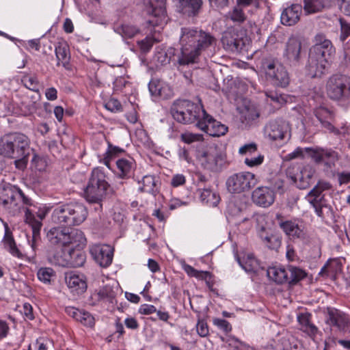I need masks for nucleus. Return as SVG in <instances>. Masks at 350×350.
<instances>
[{"label": "nucleus", "mask_w": 350, "mask_h": 350, "mask_svg": "<svg viewBox=\"0 0 350 350\" xmlns=\"http://www.w3.org/2000/svg\"><path fill=\"white\" fill-rule=\"evenodd\" d=\"M217 40L210 33L197 28L181 29L180 43L181 55L178 62L180 65H188L196 62L202 51L216 44Z\"/></svg>", "instance_id": "nucleus-1"}, {"label": "nucleus", "mask_w": 350, "mask_h": 350, "mask_svg": "<svg viewBox=\"0 0 350 350\" xmlns=\"http://www.w3.org/2000/svg\"><path fill=\"white\" fill-rule=\"evenodd\" d=\"M30 150L29 139L22 133H9L0 139V155L14 159L19 170L26 167Z\"/></svg>", "instance_id": "nucleus-2"}, {"label": "nucleus", "mask_w": 350, "mask_h": 350, "mask_svg": "<svg viewBox=\"0 0 350 350\" xmlns=\"http://www.w3.org/2000/svg\"><path fill=\"white\" fill-rule=\"evenodd\" d=\"M332 188V185L329 181L320 179L306 196V200L314 208L317 216L325 222L333 218V209L327 204L323 192Z\"/></svg>", "instance_id": "nucleus-3"}, {"label": "nucleus", "mask_w": 350, "mask_h": 350, "mask_svg": "<svg viewBox=\"0 0 350 350\" xmlns=\"http://www.w3.org/2000/svg\"><path fill=\"white\" fill-rule=\"evenodd\" d=\"M326 46L314 45L309 52L306 68L312 77L321 76L335 54L332 44L326 42Z\"/></svg>", "instance_id": "nucleus-4"}, {"label": "nucleus", "mask_w": 350, "mask_h": 350, "mask_svg": "<svg viewBox=\"0 0 350 350\" xmlns=\"http://www.w3.org/2000/svg\"><path fill=\"white\" fill-rule=\"evenodd\" d=\"M173 118L179 123H198L205 115L202 105L194 103L189 100H176L170 107Z\"/></svg>", "instance_id": "nucleus-5"}, {"label": "nucleus", "mask_w": 350, "mask_h": 350, "mask_svg": "<svg viewBox=\"0 0 350 350\" xmlns=\"http://www.w3.org/2000/svg\"><path fill=\"white\" fill-rule=\"evenodd\" d=\"M46 237L49 243L54 245L68 246L85 245L86 239L82 231L63 227H53L47 232Z\"/></svg>", "instance_id": "nucleus-6"}, {"label": "nucleus", "mask_w": 350, "mask_h": 350, "mask_svg": "<svg viewBox=\"0 0 350 350\" xmlns=\"http://www.w3.org/2000/svg\"><path fill=\"white\" fill-rule=\"evenodd\" d=\"M105 174L98 168L92 170L88 184L85 189V198L90 203H100L105 197L109 185Z\"/></svg>", "instance_id": "nucleus-7"}, {"label": "nucleus", "mask_w": 350, "mask_h": 350, "mask_svg": "<svg viewBox=\"0 0 350 350\" xmlns=\"http://www.w3.org/2000/svg\"><path fill=\"white\" fill-rule=\"evenodd\" d=\"M327 96L333 100L346 101L350 98V77L345 75H333L326 84Z\"/></svg>", "instance_id": "nucleus-8"}, {"label": "nucleus", "mask_w": 350, "mask_h": 350, "mask_svg": "<svg viewBox=\"0 0 350 350\" xmlns=\"http://www.w3.org/2000/svg\"><path fill=\"white\" fill-rule=\"evenodd\" d=\"M266 77L278 87L285 88L289 83V76L286 68L278 62L266 61L262 64Z\"/></svg>", "instance_id": "nucleus-9"}, {"label": "nucleus", "mask_w": 350, "mask_h": 350, "mask_svg": "<svg viewBox=\"0 0 350 350\" xmlns=\"http://www.w3.org/2000/svg\"><path fill=\"white\" fill-rule=\"evenodd\" d=\"M221 41L226 51L240 52L248 42V38L245 31L231 27L223 33Z\"/></svg>", "instance_id": "nucleus-10"}, {"label": "nucleus", "mask_w": 350, "mask_h": 350, "mask_svg": "<svg viewBox=\"0 0 350 350\" xmlns=\"http://www.w3.org/2000/svg\"><path fill=\"white\" fill-rule=\"evenodd\" d=\"M256 184L254 174L250 172H241L230 176L226 181L229 192L239 193L247 191Z\"/></svg>", "instance_id": "nucleus-11"}, {"label": "nucleus", "mask_w": 350, "mask_h": 350, "mask_svg": "<svg viewBox=\"0 0 350 350\" xmlns=\"http://www.w3.org/2000/svg\"><path fill=\"white\" fill-rule=\"evenodd\" d=\"M201 165L206 169L216 171L224 163V157L217 146L208 147L198 157Z\"/></svg>", "instance_id": "nucleus-12"}, {"label": "nucleus", "mask_w": 350, "mask_h": 350, "mask_svg": "<svg viewBox=\"0 0 350 350\" xmlns=\"http://www.w3.org/2000/svg\"><path fill=\"white\" fill-rule=\"evenodd\" d=\"M325 313L327 324L335 326L343 332H350V319L343 312L335 308L327 307Z\"/></svg>", "instance_id": "nucleus-13"}, {"label": "nucleus", "mask_w": 350, "mask_h": 350, "mask_svg": "<svg viewBox=\"0 0 350 350\" xmlns=\"http://www.w3.org/2000/svg\"><path fill=\"white\" fill-rule=\"evenodd\" d=\"M196 126L213 137L224 135L228 131V127L226 125L213 119L206 111L205 115L198 122Z\"/></svg>", "instance_id": "nucleus-14"}, {"label": "nucleus", "mask_w": 350, "mask_h": 350, "mask_svg": "<svg viewBox=\"0 0 350 350\" xmlns=\"http://www.w3.org/2000/svg\"><path fill=\"white\" fill-rule=\"evenodd\" d=\"M90 252L94 260L102 267H107L112 262L113 249L109 245H93L90 247Z\"/></svg>", "instance_id": "nucleus-15"}, {"label": "nucleus", "mask_w": 350, "mask_h": 350, "mask_svg": "<svg viewBox=\"0 0 350 350\" xmlns=\"http://www.w3.org/2000/svg\"><path fill=\"white\" fill-rule=\"evenodd\" d=\"M314 114L320 122L321 126L328 132L334 133L337 136L342 134L341 131L332 124L334 119V115L332 111L325 107H320L315 109Z\"/></svg>", "instance_id": "nucleus-16"}, {"label": "nucleus", "mask_w": 350, "mask_h": 350, "mask_svg": "<svg viewBox=\"0 0 350 350\" xmlns=\"http://www.w3.org/2000/svg\"><path fill=\"white\" fill-rule=\"evenodd\" d=\"M316 169L310 165L304 166L292 179L300 189L308 188L314 182Z\"/></svg>", "instance_id": "nucleus-17"}, {"label": "nucleus", "mask_w": 350, "mask_h": 350, "mask_svg": "<svg viewBox=\"0 0 350 350\" xmlns=\"http://www.w3.org/2000/svg\"><path fill=\"white\" fill-rule=\"evenodd\" d=\"M252 198L255 204L264 207L272 204L275 200L273 190L267 187L256 188L253 191Z\"/></svg>", "instance_id": "nucleus-18"}, {"label": "nucleus", "mask_w": 350, "mask_h": 350, "mask_svg": "<svg viewBox=\"0 0 350 350\" xmlns=\"http://www.w3.org/2000/svg\"><path fill=\"white\" fill-rule=\"evenodd\" d=\"M301 42L296 37H291L286 42L285 56L292 65H297L300 59Z\"/></svg>", "instance_id": "nucleus-19"}, {"label": "nucleus", "mask_w": 350, "mask_h": 350, "mask_svg": "<svg viewBox=\"0 0 350 350\" xmlns=\"http://www.w3.org/2000/svg\"><path fill=\"white\" fill-rule=\"evenodd\" d=\"M266 129L268 136L273 141L283 139L289 132L288 124L284 121L270 122Z\"/></svg>", "instance_id": "nucleus-20"}, {"label": "nucleus", "mask_w": 350, "mask_h": 350, "mask_svg": "<svg viewBox=\"0 0 350 350\" xmlns=\"http://www.w3.org/2000/svg\"><path fill=\"white\" fill-rule=\"evenodd\" d=\"M177 2L183 14L194 17L199 14L202 8L203 0H174Z\"/></svg>", "instance_id": "nucleus-21"}, {"label": "nucleus", "mask_w": 350, "mask_h": 350, "mask_svg": "<svg viewBox=\"0 0 350 350\" xmlns=\"http://www.w3.org/2000/svg\"><path fill=\"white\" fill-rule=\"evenodd\" d=\"M302 12V6L300 4H293L284 9L281 14V22L283 25L291 26L299 21Z\"/></svg>", "instance_id": "nucleus-22"}, {"label": "nucleus", "mask_w": 350, "mask_h": 350, "mask_svg": "<svg viewBox=\"0 0 350 350\" xmlns=\"http://www.w3.org/2000/svg\"><path fill=\"white\" fill-rule=\"evenodd\" d=\"M52 220L54 223L71 226V214L70 204H62L57 206L53 212Z\"/></svg>", "instance_id": "nucleus-23"}, {"label": "nucleus", "mask_w": 350, "mask_h": 350, "mask_svg": "<svg viewBox=\"0 0 350 350\" xmlns=\"http://www.w3.org/2000/svg\"><path fill=\"white\" fill-rule=\"evenodd\" d=\"M18 189L10 185L0 188V204L6 208H12L17 206L16 196Z\"/></svg>", "instance_id": "nucleus-24"}, {"label": "nucleus", "mask_w": 350, "mask_h": 350, "mask_svg": "<svg viewBox=\"0 0 350 350\" xmlns=\"http://www.w3.org/2000/svg\"><path fill=\"white\" fill-rule=\"evenodd\" d=\"M65 282L69 288L77 293H83L87 288L85 278L83 275L68 273L65 276Z\"/></svg>", "instance_id": "nucleus-25"}, {"label": "nucleus", "mask_w": 350, "mask_h": 350, "mask_svg": "<svg viewBox=\"0 0 350 350\" xmlns=\"http://www.w3.org/2000/svg\"><path fill=\"white\" fill-rule=\"evenodd\" d=\"M118 175L121 178H128L132 176L135 168V162L132 158L119 159L116 161Z\"/></svg>", "instance_id": "nucleus-26"}, {"label": "nucleus", "mask_w": 350, "mask_h": 350, "mask_svg": "<svg viewBox=\"0 0 350 350\" xmlns=\"http://www.w3.org/2000/svg\"><path fill=\"white\" fill-rule=\"evenodd\" d=\"M258 235L262 242L270 250H278L281 246L282 238L276 234L266 232L264 227H261L258 231Z\"/></svg>", "instance_id": "nucleus-27"}, {"label": "nucleus", "mask_w": 350, "mask_h": 350, "mask_svg": "<svg viewBox=\"0 0 350 350\" xmlns=\"http://www.w3.org/2000/svg\"><path fill=\"white\" fill-rule=\"evenodd\" d=\"M70 257L69 251H65L62 247L55 251L49 252V260L50 262L59 267H69L68 260Z\"/></svg>", "instance_id": "nucleus-28"}, {"label": "nucleus", "mask_w": 350, "mask_h": 350, "mask_svg": "<svg viewBox=\"0 0 350 350\" xmlns=\"http://www.w3.org/2000/svg\"><path fill=\"white\" fill-rule=\"evenodd\" d=\"M70 210L72 226L81 224L85 220L88 216L87 208L81 204H70Z\"/></svg>", "instance_id": "nucleus-29"}, {"label": "nucleus", "mask_w": 350, "mask_h": 350, "mask_svg": "<svg viewBox=\"0 0 350 350\" xmlns=\"http://www.w3.org/2000/svg\"><path fill=\"white\" fill-rule=\"evenodd\" d=\"M69 46L65 42H58L55 46V55L57 59V66L62 64L66 69H70V55Z\"/></svg>", "instance_id": "nucleus-30"}, {"label": "nucleus", "mask_w": 350, "mask_h": 350, "mask_svg": "<svg viewBox=\"0 0 350 350\" xmlns=\"http://www.w3.org/2000/svg\"><path fill=\"white\" fill-rule=\"evenodd\" d=\"M165 3L164 0H149L147 12L158 20L165 19Z\"/></svg>", "instance_id": "nucleus-31"}, {"label": "nucleus", "mask_w": 350, "mask_h": 350, "mask_svg": "<svg viewBox=\"0 0 350 350\" xmlns=\"http://www.w3.org/2000/svg\"><path fill=\"white\" fill-rule=\"evenodd\" d=\"M25 221L31 227L32 237L33 243L32 247H34L35 243L40 239V232L42 226V221L35 217L31 213L29 209L27 208L25 211Z\"/></svg>", "instance_id": "nucleus-32"}, {"label": "nucleus", "mask_w": 350, "mask_h": 350, "mask_svg": "<svg viewBox=\"0 0 350 350\" xmlns=\"http://www.w3.org/2000/svg\"><path fill=\"white\" fill-rule=\"evenodd\" d=\"M25 221L31 227L32 237L33 243L32 247H34L35 243L40 239V232L42 226V221L35 217L31 213L29 209L27 208L25 211Z\"/></svg>", "instance_id": "nucleus-33"}, {"label": "nucleus", "mask_w": 350, "mask_h": 350, "mask_svg": "<svg viewBox=\"0 0 350 350\" xmlns=\"http://www.w3.org/2000/svg\"><path fill=\"white\" fill-rule=\"evenodd\" d=\"M279 226L282 229L285 234L292 239H298L303 237L304 233L302 230L299 227L298 224L294 221H280Z\"/></svg>", "instance_id": "nucleus-34"}, {"label": "nucleus", "mask_w": 350, "mask_h": 350, "mask_svg": "<svg viewBox=\"0 0 350 350\" xmlns=\"http://www.w3.org/2000/svg\"><path fill=\"white\" fill-rule=\"evenodd\" d=\"M311 315L308 313L301 314L298 316V321L301 326V329L312 337L316 336L318 332V328L310 320Z\"/></svg>", "instance_id": "nucleus-35"}, {"label": "nucleus", "mask_w": 350, "mask_h": 350, "mask_svg": "<svg viewBox=\"0 0 350 350\" xmlns=\"http://www.w3.org/2000/svg\"><path fill=\"white\" fill-rule=\"evenodd\" d=\"M267 275L276 283L288 282V271L282 267H270L267 269Z\"/></svg>", "instance_id": "nucleus-36"}, {"label": "nucleus", "mask_w": 350, "mask_h": 350, "mask_svg": "<svg viewBox=\"0 0 350 350\" xmlns=\"http://www.w3.org/2000/svg\"><path fill=\"white\" fill-rule=\"evenodd\" d=\"M340 156L337 152L331 148H323L322 162L327 168H332L339 160Z\"/></svg>", "instance_id": "nucleus-37"}, {"label": "nucleus", "mask_w": 350, "mask_h": 350, "mask_svg": "<svg viewBox=\"0 0 350 350\" xmlns=\"http://www.w3.org/2000/svg\"><path fill=\"white\" fill-rule=\"evenodd\" d=\"M287 271L288 283L290 284L297 283L307 275V273L304 269L294 266H288Z\"/></svg>", "instance_id": "nucleus-38"}, {"label": "nucleus", "mask_w": 350, "mask_h": 350, "mask_svg": "<svg viewBox=\"0 0 350 350\" xmlns=\"http://www.w3.org/2000/svg\"><path fill=\"white\" fill-rule=\"evenodd\" d=\"M3 244L5 247H6L13 256L17 257L21 256V252L17 248L12 232L7 226H5V235L3 237Z\"/></svg>", "instance_id": "nucleus-39"}, {"label": "nucleus", "mask_w": 350, "mask_h": 350, "mask_svg": "<svg viewBox=\"0 0 350 350\" xmlns=\"http://www.w3.org/2000/svg\"><path fill=\"white\" fill-rule=\"evenodd\" d=\"M325 8L322 0H304V10L306 14L321 12Z\"/></svg>", "instance_id": "nucleus-40"}, {"label": "nucleus", "mask_w": 350, "mask_h": 350, "mask_svg": "<svg viewBox=\"0 0 350 350\" xmlns=\"http://www.w3.org/2000/svg\"><path fill=\"white\" fill-rule=\"evenodd\" d=\"M69 254H70L68 260L69 267H79L83 265L86 259L83 252L70 250Z\"/></svg>", "instance_id": "nucleus-41"}, {"label": "nucleus", "mask_w": 350, "mask_h": 350, "mask_svg": "<svg viewBox=\"0 0 350 350\" xmlns=\"http://www.w3.org/2000/svg\"><path fill=\"white\" fill-rule=\"evenodd\" d=\"M237 259L240 266L247 272L255 271L258 268V262L252 255H247L246 258L243 257V259L237 256Z\"/></svg>", "instance_id": "nucleus-42"}, {"label": "nucleus", "mask_w": 350, "mask_h": 350, "mask_svg": "<svg viewBox=\"0 0 350 350\" xmlns=\"http://www.w3.org/2000/svg\"><path fill=\"white\" fill-rule=\"evenodd\" d=\"M141 190L144 192L150 193L155 196L158 191L156 187L154 177L152 176H145L142 179Z\"/></svg>", "instance_id": "nucleus-43"}, {"label": "nucleus", "mask_w": 350, "mask_h": 350, "mask_svg": "<svg viewBox=\"0 0 350 350\" xmlns=\"http://www.w3.org/2000/svg\"><path fill=\"white\" fill-rule=\"evenodd\" d=\"M174 52V49L172 48L169 49L167 51L163 50L158 51L154 55V61L161 66L166 65L170 62Z\"/></svg>", "instance_id": "nucleus-44"}, {"label": "nucleus", "mask_w": 350, "mask_h": 350, "mask_svg": "<svg viewBox=\"0 0 350 350\" xmlns=\"http://www.w3.org/2000/svg\"><path fill=\"white\" fill-rule=\"evenodd\" d=\"M202 202L216 206L219 202V197L209 189H203L200 191Z\"/></svg>", "instance_id": "nucleus-45"}, {"label": "nucleus", "mask_w": 350, "mask_h": 350, "mask_svg": "<svg viewBox=\"0 0 350 350\" xmlns=\"http://www.w3.org/2000/svg\"><path fill=\"white\" fill-rule=\"evenodd\" d=\"M117 32L124 38H131L139 33V29L131 25H122L117 28Z\"/></svg>", "instance_id": "nucleus-46"}, {"label": "nucleus", "mask_w": 350, "mask_h": 350, "mask_svg": "<svg viewBox=\"0 0 350 350\" xmlns=\"http://www.w3.org/2000/svg\"><path fill=\"white\" fill-rule=\"evenodd\" d=\"M150 94L154 96L165 98L164 89L160 81L152 80L148 84Z\"/></svg>", "instance_id": "nucleus-47"}, {"label": "nucleus", "mask_w": 350, "mask_h": 350, "mask_svg": "<svg viewBox=\"0 0 350 350\" xmlns=\"http://www.w3.org/2000/svg\"><path fill=\"white\" fill-rule=\"evenodd\" d=\"M21 82L29 90L38 92V81L36 77L25 75L21 79Z\"/></svg>", "instance_id": "nucleus-48"}, {"label": "nucleus", "mask_w": 350, "mask_h": 350, "mask_svg": "<svg viewBox=\"0 0 350 350\" xmlns=\"http://www.w3.org/2000/svg\"><path fill=\"white\" fill-rule=\"evenodd\" d=\"M338 21L340 27L339 39L342 42H344L350 36V22H347L341 17L339 18Z\"/></svg>", "instance_id": "nucleus-49"}, {"label": "nucleus", "mask_w": 350, "mask_h": 350, "mask_svg": "<svg viewBox=\"0 0 350 350\" xmlns=\"http://www.w3.org/2000/svg\"><path fill=\"white\" fill-rule=\"evenodd\" d=\"M183 269L189 275L200 279H206L209 275V272L196 270L189 265H185Z\"/></svg>", "instance_id": "nucleus-50"}, {"label": "nucleus", "mask_w": 350, "mask_h": 350, "mask_svg": "<svg viewBox=\"0 0 350 350\" xmlns=\"http://www.w3.org/2000/svg\"><path fill=\"white\" fill-rule=\"evenodd\" d=\"M306 152L312 158V159L317 164L322 162V150L323 148H306Z\"/></svg>", "instance_id": "nucleus-51"}, {"label": "nucleus", "mask_w": 350, "mask_h": 350, "mask_svg": "<svg viewBox=\"0 0 350 350\" xmlns=\"http://www.w3.org/2000/svg\"><path fill=\"white\" fill-rule=\"evenodd\" d=\"M327 265L331 275H335L342 270V264L339 259H329Z\"/></svg>", "instance_id": "nucleus-52"}, {"label": "nucleus", "mask_w": 350, "mask_h": 350, "mask_svg": "<svg viewBox=\"0 0 350 350\" xmlns=\"http://www.w3.org/2000/svg\"><path fill=\"white\" fill-rule=\"evenodd\" d=\"M266 95L268 98H270L271 100L277 104V107L282 106L287 101L286 95L278 92H266Z\"/></svg>", "instance_id": "nucleus-53"}, {"label": "nucleus", "mask_w": 350, "mask_h": 350, "mask_svg": "<svg viewBox=\"0 0 350 350\" xmlns=\"http://www.w3.org/2000/svg\"><path fill=\"white\" fill-rule=\"evenodd\" d=\"M230 19L234 22L243 23L245 21L246 16L242 9L235 7L230 13Z\"/></svg>", "instance_id": "nucleus-54"}, {"label": "nucleus", "mask_w": 350, "mask_h": 350, "mask_svg": "<svg viewBox=\"0 0 350 350\" xmlns=\"http://www.w3.org/2000/svg\"><path fill=\"white\" fill-rule=\"evenodd\" d=\"M32 165L38 171L45 170L47 163L44 157L35 154L31 161Z\"/></svg>", "instance_id": "nucleus-55"}, {"label": "nucleus", "mask_w": 350, "mask_h": 350, "mask_svg": "<svg viewBox=\"0 0 350 350\" xmlns=\"http://www.w3.org/2000/svg\"><path fill=\"white\" fill-rule=\"evenodd\" d=\"M53 274V271L51 268H41L37 273L38 279L44 282H50Z\"/></svg>", "instance_id": "nucleus-56"}, {"label": "nucleus", "mask_w": 350, "mask_h": 350, "mask_svg": "<svg viewBox=\"0 0 350 350\" xmlns=\"http://www.w3.org/2000/svg\"><path fill=\"white\" fill-rule=\"evenodd\" d=\"M105 108L111 111V112H117L122 110V105L120 102L116 98L109 99L105 104Z\"/></svg>", "instance_id": "nucleus-57"}, {"label": "nucleus", "mask_w": 350, "mask_h": 350, "mask_svg": "<svg viewBox=\"0 0 350 350\" xmlns=\"http://www.w3.org/2000/svg\"><path fill=\"white\" fill-rule=\"evenodd\" d=\"M213 324L226 333H228L232 330L231 325L225 319L218 318L214 319Z\"/></svg>", "instance_id": "nucleus-58"}, {"label": "nucleus", "mask_w": 350, "mask_h": 350, "mask_svg": "<svg viewBox=\"0 0 350 350\" xmlns=\"http://www.w3.org/2000/svg\"><path fill=\"white\" fill-rule=\"evenodd\" d=\"M257 150V145L255 143H250L247 144H245L244 146H241L239 150V152L241 154H252L255 152Z\"/></svg>", "instance_id": "nucleus-59"}, {"label": "nucleus", "mask_w": 350, "mask_h": 350, "mask_svg": "<svg viewBox=\"0 0 350 350\" xmlns=\"http://www.w3.org/2000/svg\"><path fill=\"white\" fill-rule=\"evenodd\" d=\"M338 183L340 185L350 183V172L342 171L337 173Z\"/></svg>", "instance_id": "nucleus-60"}, {"label": "nucleus", "mask_w": 350, "mask_h": 350, "mask_svg": "<svg viewBox=\"0 0 350 350\" xmlns=\"http://www.w3.org/2000/svg\"><path fill=\"white\" fill-rule=\"evenodd\" d=\"M264 161L263 155H258L254 158H246L245 159V163L249 167H254L260 165Z\"/></svg>", "instance_id": "nucleus-61"}, {"label": "nucleus", "mask_w": 350, "mask_h": 350, "mask_svg": "<svg viewBox=\"0 0 350 350\" xmlns=\"http://www.w3.org/2000/svg\"><path fill=\"white\" fill-rule=\"evenodd\" d=\"M196 329L198 334L202 337H205L208 334V328L206 323L204 321H199Z\"/></svg>", "instance_id": "nucleus-62"}, {"label": "nucleus", "mask_w": 350, "mask_h": 350, "mask_svg": "<svg viewBox=\"0 0 350 350\" xmlns=\"http://www.w3.org/2000/svg\"><path fill=\"white\" fill-rule=\"evenodd\" d=\"M181 139L187 144H191L193 142L198 141L199 139V135L196 134L185 133H183L180 136Z\"/></svg>", "instance_id": "nucleus-63"}, {"label": "nucleus", "mask_w": 350, "mask_h": 350, "mask_svg": "<svg viewBox=\"0 0 350 350\" xmlns=\"http://www.w3.org/2000/svg\"><path fill=\"white\" fill-rule=\"evenodd\" d=\"M340 11L347 16H350V0H340Z\"/></svg>", "instance_id": "nucleus-64"}]
</instances>
